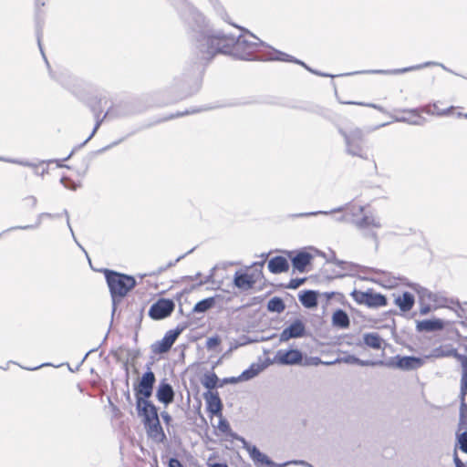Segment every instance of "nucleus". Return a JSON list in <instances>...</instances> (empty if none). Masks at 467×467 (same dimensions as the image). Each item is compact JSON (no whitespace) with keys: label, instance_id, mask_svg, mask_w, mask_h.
Masks as SVG:
<instances>
[{"label":"nucleus","instance_id":"nucleus-1","mask_svg":"<svg viewBox=\"0 0 467 467\" xmlns=\"http://www.w3.org/2000/svg\"><path fill=\"white\" fill-rule=\"evenodd\" d=\"M182 16L189 25L197 27L195 47L201 61H209L219 53L243 60L258 59L259 56L256 53L265 47V43L253 34L235 38L221 31L208 29L202 15L189 4H185Z\"/></svg>","mask_w":467,"mask_h":467},{"label":"nucleus","instance_id":"nucleus-2","mask_svg":"<svg viewBox=\"0 0 467 467\" xmlns=\"http://www.w3.org/2000/svg\"><path fill=\"white\" fill-rule=\"evenodd\" d=\"M338 132L344 139L345 152L348 155L357 157L364 161L369 160L367 138L360 128L354 127L348 130L339 129Z\"/></svg>","mask_w":467,"mask_h":467},{"label":"nucleus","instance_id":"nucleus-3","mask_svg":"<svg viewBox=\"0 0 467 467\" xmlns=\"http://www.w3.org/2000/svg\"><path fill=\"white\" fill-rule=\"evenodd\" d=\"M105 276L112 297L114 311L117 300L123 298L135 286L136 281L130 275L109 270L105 271Z\"/></svg>","mask_w":467,"mask_h":467},{"label":"nucleus","instance_id":"nucleus-4","mask_svg":"<svg viewBox=\"0 0 467 467\" xmlns=\"http://www.w3.org/2000/svg\"><path fill=\"white\" fill-rule=\"evenodd\" d=\"M323 258L326 260L323 265V278L334 279L345 276L352 267V264L336 259V254L330 248L323 252Z\"/></svg>","mask_w":467,"mask_h":467},{"label":"nucleus","instance_id":"nucleus-5","mask_svg":"<svg viewBox=\"0 0 467 467\" xmlns=\"http://www.w3.org/2000/svg\"><path fill=\"white\" fill-rule=\"evenodd\" d=\"M351 296L356 302L370 308L385 306L388 304L386 296L376 293L373 289H368L367 291L354 290Z\"/></svg>","mask_w":467,"mask_h":467},{"label":"nucleus","instance_id":"nucleus-6","mask_svg":"<svg viewBox=\"0 0 467 467\" xmlns=\"http://www.w3.org/2000/svg\"><path fill=\"white\" fill-rule=\"evenodd\" d=\"M364 208L362 205L359 204H348L345 208L338 207L337 209L331 210V211H323V215L330 218L332 215H337L336 219L337 221H348L350 220L348 216H351V221L353 222V219H358L359 216L363 214Z\"/></svg>","mask_w":467,"mask_h":467},{"label":"nucleus","instance_id":"nucleus-7","mask_svg":"<svg viewBox=\"0 0 467 467\" xmlns=\"http://www.w3.org/2000/svg\"><path fill=\"white\" fill-rule=\"evenodd\" d=\"M353 223L358 229L364 231V234L367 237H370L377 242V233L373 229H379L382 226L379 217L365 213L358 219H353Z\"/></svg>","mask_w":467,"mask_h":467},{"label":"nucleus","instance_id":"nucleus-8","mask_svg":"<svg viewBox=\"0 0 467 467\" xmlns=\"http://www.w3.org/2000/svg\"><path fill=\"white\" fill-rule=\"evenodd\" d=\"M235 439L242 442L243 448L249 453L250 458L257 467H275L274 462L267 455L261 452L256 446L250 444L243 437H235Z\"/></svg>","mask_w":467,"mask_h":467},{"label":"nucleus","instance_id":"nucleus-9","mask_svg":"<svg viewBox=\"0 0 467 467\" xmlns=\"http://www.w3.org/2000/svg\"><path fill=\"white\" fill-rule=\"evenodd\" d=\"M175 305L171 299L161 298L151 305L149 316L154 320L169 317L174 310Z\"/></svg>","mask_w":467,"mask_h":467},{"label":"nucleus","instance_id":"nucleus-10","mask_svg":"<svg viewBox=\"0 0 467 467\" xmlns=\"http://www.w3.org/2000/svg\"><path fill=\"white\" fill-rule=\"evenodd\" d=\"M136 409L138 415L142 418L143 423L152 421L153 420L159 418L157 408L151 401L149 400V399L137 396Z\"/></svg>","mask_w":467,"mask_h":467},{"label":"nucleus","instance_id":"nucleus-11","mask_svg":"<svg viewBox=\"0 0 467 467\" xmlns=\"http://www.w3.org/2000/svg\"><path fill=\"white\" fill-rule=\"evenodd\" d=\"M431 66H438L450 73L455 74L451 69H449L443 64L438 63V62H433V61H428L423 64H419V65L403 67V68L368 70V71H366V73L381 74V75H399V74H403V73H406L409 71L419 70V69H421V68H424L427 67H431Z\"/></svg>","mask_w":467,"mask_h":467},{"label":"nucleus","instance_id":"nucleus-12","mask_svg":"<svg viewBox=\"0 0 467 467\" xmlns=\"http://www.w3.org/2000/svg\"><path fill=\"white\" fill-rule=\"evenodd\" d=\"M155 381V375L151 371L150 368L148 367V371L142 375L140 379L139 386L136 389V397L140 396L141 398L150 399L152 394Z\"/></svg>","mask_w":467,"mask_h":467},{"label":"nucleus","instance_id":"nucleus-13","mask_svg":"<svg viewBox=\"0 0 467 467\" xmlns=\"http://www.w3.org/2000/svg\"><path fill=\"white\" fill-rule=\"evenodd\" d=\"M181 332L182 329L179 328L174 330H169L161 338V340L155 342L151 346L153 353L162 354L168 352L174 344L175 340L177 339Z\"/></svg>","mask_w":467,"mask_h":467},{"label":"nucleus","instance_id":"nucleus-14","mask_svg":"<svg viewBox=\"0 0 467 467\" xmlns=\"http://www.w3.org/2000/svg\"><path fill=\"white\" fill-rule=\"evenodd\" d=\"M301 360L302 354L297 349H279L275 356V361L282 365H295L300 363Z\"/></svg>","mask_w":467,"mask_h":467},{"label":"nucleus","instance_id":"nucleus-15","mask_svg":"<svg viewBox=\"0 0 467 467\" xmlns=\"http://www.w3.org/2000/svg\"><path fill=\"white\" fill-rule=\"evenodd\" d=\"M206 410L211 415L222 416L223 404L217 391H207L203 394Z\"/></svg>","mask_w":467,"mask_h":467},{"label":"nucleus","instance_id":"nucleus-16","mask_svg":"<svg viewBox=\"0 0 467 467\" xmlns=\"http://www.w3.org/2000/svg\"><path fill=\"white\" fill-rule=\"evenodd\" d=\"M305 330L304 323L301 320H296L281 332L279 339L285 342L291 338L300 337L304 336Z\"/></svg>","mask_w":467,"mask_h":467},{"label":"nucleus","instance_id":"nucleus-17","mask_svg":"<svg viewBox=\"0 0 467 467\" xmlns=\"http://www.w3.org/2000/svg\"><path fill=\"white\" fill-rule=\"evenodd\" d=\"M144 427L148 436L154 441L162 442L165 440L166 436L161 426L159 418L144 423Z\"/></svg>","mask_w":467,"mask_h":467},{"label":"nucleus","instance_id":"nucleus-18","mask_svg":"<svg viewBox=\"0 0 467 467\" xmlns=\"http://www.w3.org/2000/svg\"><path fill=\"white\" fill-rule=\"evenodd\" d=\"M266 368L264 363H253L251 366L244 370L238 377L230 379V382L236 383L239 381H246L256 377Z\"/></svg>","mask_w":467,"mask_h":467},{"label":"nucleus","instance_id":"nucleus-19","mask_svg":"<svg viewBox=\"0 0 467 467\" xmlns=\"http://www.w3.org/2000/svg\"><path fill=\"white\" fill-rule=\"evenodd\" d=\"M156 397L158 400L165 405L173 401L174 391L172 387L166 382H161L157 389Z\"/></svg>","mask_w":467,"mask_h":467},{"label":"nucleus","instance_id":"nucleus-20","mask_svg":"<svg viewBox=\"0 0 467 467\" xmlns=\"http://www.w3.org/2000/svg\"><path fill=\"white\" fill-rule=\"evenodd\" d=\"M444 322L441 319H424L417 322L416 328L418 331L433 332L443 329Z\"/></svg>","mask_w":467,"mask_h":467},{"label":"nucleus","instance_id":"nucleus-21","mask_svg":"<svg viewBox=\"0 0 467 467\" xmlns=\"http://www.w3.org/2000/svg\"><path fill=\"white\" fill-rule=\"evenodd\" d=\"M255 280L252 275L247 273L236 272L234 275V284L242 290H248L253 287Z\"/></svg>","mask_w":467,"mask_h":467},{"label":"nucleus","instance_id":"nucleus-22","mask_svg":"<svg viewBox=\"0 0 467 467\" xmlns=\"http://www.w3.org/2000/svg\"><path fill=\"white\" fill-rule=\"evenodd\" d=\"M423 360L416 357L399 358L396 366L403 370L416 369L423 365Z\"/></svg>","mask_w":467,"mask_h":467},{"label":"nucleus","instance_id":"nucleus-23","mask_svg":"<svg viewBox=\"0 0 467 467\" xmlns=\"http://www.w3.org/2000/svg\"><path fill=\"white\" fill-rule=\"evenodd\" d=\"M268 269L273 274L285 272L289 268L287 260L283 256H275L268 262Z\"/></svg>","mask_w":467,"mask_h":467},{"label":"nucleus","instance_id":"nucleus-24","mask_svg":"<svg viewBox=\"0 0 467 467\" xmlns=\"http://www.w3.org/2000/svg\"><path fill=\"white\" fill-rule=\"evenodd\" d=\"M311 259L312 255L307 252H299L295 256L291 257L294 268L299 272L305 271Z\"/></svg>","mask_w":467,"mask_h":467},{"label":"nucleus","instance_id":"nucleus-25","mask_svg":"<svg viewBox=\"0 0 467 467\" xmlns=\"http://www.w3.org/2000/svg\"><path fill=\"white\" fill-rule=\"evenodd\" d=\"M453 355H456V348L451 345H442L438 348H435L431 350V353L428 358H451Z\"/></svg>","mask_w":467,"mask_h":467},{"label":"nucleus","instance_id":"nucleus-26","mask_svg":"<svg viewBox=\"0 0 467 467\" xmlns=\"http://www.w3.org/2000/svg\"><path fill=\"white\" fill-rule=\"evenodd\" d=\"M349 317L344 310L337 309L334 312L332 316V324L334 327L345 329L349 327Z\"/></svg>","mask_w":467,"mask_h":467},{"label":"nucleus","instance_id":"nucleus-27","mask_svg":"<svg viewBox=\"0 0 467 467\" xmlns=\"http://www.w3.org/2000/svg\"><path fill=\"white\" fill-rule=\"evenodd\" d=\"M59 83L64 87L71 90L73 93H77L75 87L78 83L77 78H72L67 72L62 71L57 76H53Z\"/></svg>","mask_w":467,"mask_h":467},{"label":"nucleus","instance_id":"nucleus-28","mask_svg":"<svg viewBox=\"0 0 467 467\" xmlns=\"http://www.w3.org/2000/svg\"><path fill=\"white\" fill-rule=\"evenodd\" d=\"M395 303L401 311L407 312L410 311L414 305V296L410 292H404L395 299Z\"/></svg>","mask_w":467,"mask_h":467},{"label":"nucleus","instance_id":"nucleus-29","mask_svg":"<svg viewBox=\"0 0 467 467\" xmlns=\"http://www.w3.org/2000/svg\"><path fill=\"white\" fill-rule=\"evenodd\" d=\"M364 344L373 349H381L384 343L382 337L375 332L366 333L363 336Z\"/></svg>","mask_w":467,"mask_h":467},{"label":"nucleus","instance_id":"nucleus-30","mask_svg":"<svg viewBox=\"0 0 467 467\" xmlns=\"http://www.w3.org/2000/svg\"><path fill=\"white\" fill-rule=\"evenodd\" d=\"M266 60H282V61H292V62H295V63H297V64H300L302 65L303 67H305L306 68H307L308 70H310L304 62L302 61H299L297 59H292V57L285 54V53H283V52H280V51H277L275 49H271L268 54H267V57H265Z\"/></svg>","mask_w":467,"mask_h":467},{"label":"nucleus","instance_id":"nucleus-31","mask_svg":"<svg viewBox=\"0 0 467 467\" xmlns=\"http://www.w3.org/2000/svg\"><path fill=\"white\" fill-rule=\"evenodd\" d=\"M299 300L306 307H312L317 305V293L311 290L305 291L299 295Z\"/></svg>","mask_w":467,"mask_h":467},{"label":"nucleus","instance_id":"nucleus-32","mask_svg":"<svg viewBox=\"0 0 467 467\" xmlns=\"http://www.w3.org/2000/svg\"><path fill=\"white\" fill-rule=\"evenodd\" d=\"M65 211L66 210H64L63 212H65ZM62 214H64L66 216L65 213H62L60 214L59 213L53 214V213H42L37 216V222H36V225L18 226V227H15L14 229L26 230V229L36 228L41 224L43 218L55 219V218L61 216Z\"/></svg>","mask_w":467,"mask_h":467},{"label":"nucleus","instance_id":"nucleus-33","mask_svg":"<svg viewBox=\"0 0 467 467\" xmlns=\"http://www.w3.org/2000/svg\"><path fill=\"white\" fill-rule=\"evenodd\" d=\"M214 298L213 297H208L203 300L199 301L193 307V311L196 313H203L213 306L214 305Z\"/></svg>","mask_w":467,"mask_h":467},{"label":"nucleus","instance_id":"nucleus-34","mask_svg":"<svg viewBox=\"0 0 467 467\" xmlns=\"http://www.w3.org/2000/svg\"><path fill=\"white\" fill-rule=\"evenodd\" d=\"M0 161L18 164V165L25 166V167H30L33 169L35 174H38L39 165H37L36 163L31 162L29 161H23V160H17V159H7V158H3V157H0Z\"/></svg>","mask_w":467,"mask_h":467},{"label":"nucleus","instance_id":"nucleus-35","mask_svg":"<svg viewBox=\"0 0 467 467\" xmlns=\"http://www.w3.org/2000/svg\"><path fill=\"white\" fill-rule=\"evenodd\" d=\"M267 308L269 311L281 313L285 309V304L279 297H273L267 303Z\"/></svg>","mask_w":467,"mask_h":467},{"label":"nucleus","instance_id":"nucleus-36","mask_svg":"<svg viewBox=\"0 0 467 467\" xmlns=\"http://www.w3.org/2000/svg\"><path fill=\"white\" fill-rule=\"evenodd\" d=\"M217 382H218V377L216 376L215 373H209V374H205L202 380V384L209 389V391H212L213 389H214L217 385Z\"/></svg>","mask_w":467,"mask_h":467},{"label":"nucleus","instance_id":"nucleus-37","mask_svg":"<svg viewBox=\"0 0 467 467\" xmlns=\"http://www.w3.org/2000/svg\"><path fill=\"white\" fill-rule=\"evenodd\" d=\"M467 395V371H462L460 400L463 401V398Z\"/></svg>","mask_w":467,"mask_h":467},{"label":"nucleus","instance_id":"nucleus-38","mask_svg":"<svg viewBox=\"0 0 467 467\" xmlns=\"http://www.w3.org/2000/svg\"><path fill=\"white\" fill-rule=\"evenodd\" d=\"M91 110L94 112L97 121H96L95 127H94L91 134L89 135V137L86 140V141L84 143H86L88 140H89L94 136V134L96 133V131L101 125V122L103 119H99V114H100L101 110H98L94 106H91Z\"/></svg>","mask_w":467,"mask_h":467},{"label":"nucleus","instance_id":"nucleus-39","mask_svg":"<svg viewBox=\"0 0 467 467\" xmlns=\"http://www.w3.org/2000/svg\"><path fill=\"white\" fill-rule=\"evenodd\" d=\"M345 104H352V105H359V106H365L368 108L375 109L382 113H387V110L380 105L375 104V103H364V102H355V101H347L344 102Z\"/></svg>","mask_w":467,"mask_h":467},{"label":"nucleus","instance_id":"nucleus-40","mask_svg":"<svg viewBox=\"0 0 467 467\" xmlns=\"http://www.w3.org/2000/svg\"><path fill=\"white\" fill-rule=\"evenodd\" d=\"M221 343V339L218 336L209 337L206 341V348L208 350H213L217 348Z\"/></svg>","mask_w":467,"mask_h":467},{"label":"nucleus","instance_id":"nucleus-41","mask_svg":"<svg viewBox=\"0 0 467 467\" xmlns=\"http://www.w3.org/2000/svg\"><path fill=\"white\" fill-rule=\"evenodd\" d=\"M218 429L221 432L225 433V434H228L231 431L230 424L222 416L220 417V420L218 422Z\"/></svg>","mask_w":467,"mask_h":467},{"label":"nucleus","instance_id":"nucleus-42","mask_svg":"<svg viewBox=\"0 0 467 467\" xmlns=\"http://www.w3.org/2000/svg\"><path fill=\"white\" fill-rule=\"evenodd\" d=\"M452 357L455 358L461 363L462 371H467V356L460 354L456 350V355H453Z\"/></svg>","mask_w":467,"mask_h":467},{"label":"nucleus","instance_id":"nucleus-43","mask_svg":"<svg viewBox=\"0 0 467 467\" xmlns=\"http://www.w3.org/2000/svg\"><path fill=\"white\" fill-rule=\"evenodd\" d=\"M395 121L397 122H406V123H409L410 125H420L422 123L421 121V118L420 116H418V118L416 119H413V120H410L405 117H396L394 119Z\"/></svg>","mask_w":467,"mask_h":467},{"label":"nucleus","instance_id":"nucleus-44","mask_svg":"<svg viewBox=\"0 0 467 467\" xmlns=\"http://www.w3.org/2000/svg\"><path fill=\"white\" fill-rule=\"evenodd\" d=\"M61 183L64 185L65 188L69 190H76L78 187H79V184L72 182L70 179L66 177L61 178Z\"/></svg>","mask_w":467,"mask_h":467},{"label":"nucleus","instance_id":"nucleus-45","mask_svg":"<svg viewBox=\"0 0 467 467\" xmlns=\"http://www.w3.org/2000/svg\"><path fill=\"white\" fill-rule=\"evenodd\" d=\"M460 449L467 453V431L462 432L459 437Z\"/></svg>","mask_w":467,"mask_h":467},{"label":"nucleus","instance_id":"nucleus-46","mask_svg":"<svg viewBox=\"0 0 467 467\" xmlns=\"http://www.w3.org/2000/svg\"><path fill=\"white\" fill-rule=\"evenodd\" d=\"M304 282V278H293L289 281L287 287L291 289H296L299 287Z\"/></svg>","mask_w":467,"mask_h":467},{"label":"nucleus","instance_id":"nucleus-47","mask_svg":"<svg viewBox=\"0 0 467 467\" xmlns=\"http://www.w3.org/2000/svg\"><path fill=\"white\" fill-rule=\"evenodd\" d=\"M460 418L461 420H464L467 418V403L465 398H463V401L461 400Z\"/></svg>","mask_w":467,"mask_h":467},{"label":"nucleus","instance_id":"nucleus-48","mask_svg":"<svg viewBox=\"0 0 467 467\" xmlns=\"http://www.w3.org/2000/svg\"><path fill=\"white\" fill-rule=\"evenodd\" d=\"M64 213H65V214H66V221H67V227H68V228H69V230H70V233H71V234H72L73 239L75 240V242L77 243V244H78V246H79V247L84 251V254H87V251H85V250H84V248H83V247H82V246L78 243V241H77V239H76V237H75L74 232H73L72 227H71V224H70V221H69V214H68L67 211H65Z\"/></svg>","mask_w":467,"mask_h":467},{"label":"nucleus","instance_id":"nucleus-49","mask_svg":"<svg viewBox=\"0 0 467 467\" xmlns=\"http://www.w3.org/2000/svg\"><path fill=\"white\" fill-rule=\"evenodd\" d=\"M343 361L348 364H356L357 365L358 361V358L352 356V355H348L343 358Z\"/></svg>","mask_w":467,"mask_h":467},{"label":"nucleus","instance_id":"nucleus-50","mask_svg":"<svg viewBox=\"0 0 467 467\" xmlns=\"http://www.w3.org/2000/svg\"><path fill=\"white\" fill-rule=\"evenodd\" d=\"M39 165L38 174L39 176H44L47 172V168L44 165V161L36 163Z\"/></svg>","mask_w":467,"mask_h":467},{"label":"nucleus","instance_id":"nucleus-51","mask_svg":"<svg viewBox=\"0 0 467 467\" xmlns=\"http://www.w3.org/2000/svg\"><path fill=\"white\" fill-rule=\"evenodd\" d=\"M453 461H454V463H455V466H456V467H465V465L463 464V462H462L460 460V458L458 457V454H457V452H456V451L454 452Z\"/></svg>","mask_w":467,"mask_h":467},{"label":"nucleus","instance_id":"nucleus-52","mask_svg":"<svg viewBox=\"0 0 467 467\" xmlns=\"http://www.w3.org/2000/svg\"><path fill=\"white\" fill-rule=\"evenodd\" d=\"M169 467H182V463L177 459H171Z\"/></svg>","mask_w":467,"mask_h":467},{"label":"nucleus","instance_id":"nucleus-53","mask_svg":"<svg viewBox=\"0 0 467 467\" xmlns=\"http://www.w3.org/2000/svg\"><path fill=\"white\" fill-rule=\"evenodd\" d=\"M374 364H375V362H373V361L362 360V359L358 358V361L357 365H359V366H370V365H374Z\"/></svg>","mask_w":467,"mask_h":467},{"label":"nucleus","instance_id":"nucleus-54","mask_svg":"<svg viewBox=\"0 0 467 467\" xmlns=\"http://www.w3.org/2000/svg\"><path fill=\"white\" fill-rule=\"evenodd\" d=\"M161 417L167 424L170 423V421L171 420V417L168 412H161Z\"/></svg>","mask_w":467,"mask_h":467},{"label":"nucleus","instance_id":"nucleus-55","mask_svg":"<svg viewBox=\"0 0 467 467\" xmlns=\"http://www.w3.org/2000/svg\"><path fill=\"white\" fill-rule=\"evenodd\" d=\"M210 467H228V465L223 462H216V463L210 464Z\"/></svg>","mask_w":467,"mask_h":467},{"label":"nucleus","instance_id":"nucleus-56","mask_svg":"<svg viewBox=\"0 0 467 467\" xmlns=\"http://www.w3.org/2000/svg\"><path fill=\"white\" fill-rule=\"evenodd\" d=\"M37 42H38V46H39V48H40V51L45 58V60H47L45 55H44V52H43V49H42V47H41V40H40V35L39 33L37 34ZM47 63V61H46Z\"/></svg>","mask_w":467,"mask_h":467},{"label":"nucleus","instance_id":"nucleus-57","mask_svg":"<svg viewBox=\"0 0 467 467\" xmlns=\"http://www.w3.org/2000/svg\"><path fill=\"white\" fill-rule=\"evenodd\" d=\"M429 311H430V306H426L421 307V309H420V314L425 315V314H427Z\"/></svg>","mask_w":467,"mask_h":467},{"label":"nucleus","instance_id":"nucleus-58","mask_svg":"<svg viewBox=\"0 0 467 467\" xmlns=\"http://www.w3.org/2000/svg\"><path fill=\"white\" fill-rule=\"evenodd\" d=\"M336 294L335 293H323V296H326L327 299H331Z\"/></svg>","mask_w":467,"mask_h":467},{"label":"nucleus","instance_id":"nucleus-59","mask_svg":"<svg viewBox=\"0 0 467 467\" xmlns=\"http://www.w3.org/2000/svg\"><path fill=\"white\" fill-rule=\"evenodd\" d=\"M28 200L30 201V203H32L33 206L36 205V199L35 197H30Z\"/></svg>","mask_w":467,"mask_h":467},{"label":"nucleus","instance_id":"nucleus-60","mask_svg":"<svg viewBox=\"0 0 467 467\" xmlns=\"http://www.w3.org/2000/svg\"><path fill=\"white\" fill-rule=\"evenodd\" d=\"M388 124H389V123L379 124V125L376 126L375 128H373V129H372V130H378V129H379V128L385 127V126H387Z\"/></svg>","mask_w":467,"mask_h":467},{"label":"nucleus","instance_id":"nucleus-61","mask_svg":"<svg viewBox=\"0 0 467 467\" xmlns=\"http://www.w3.org/2000/svg\"><path fill=\"white\" fill-rule=\"evenodd\" d=\"M43 366H45V364L40 365V366H37V367H36V368H26V369H27V370H36V369H37V368H41V367H43Z\"/></svg>","mask_w":467,"mask_h":467},{"label":"nucleus","instance_id":"nucleus-62","mask_svg":"<svg viewBox=\"0 0 467 467\" xmlns=\"http://www.w3.org/2000/svg\"><path fill=\"white\" fill-rule=\"evenodd\" d=\"M313 360H315L314 361L315 365H317L319 363V358H313Z\"/></svg>","mask_w":467,"mask_h":467},{"label":"nucleus","instance_id":"nucleus-63","mask_svg":"<svg viewBox=\"0 0 467 467\" xmlns=\"http://www.w3.org/2000/svg\"><path fill=\"white\" fill-rule=\"evenodd\" d=\"M409 112L410 113H413V114H417V109H410V110H408Z\"/></svg>","mask_w":467,"mask_h":467},{"label":"nucleus","instance_id":"nucleus-64","mask_svg":"<svg viewBox=\"0 0 467 467\" xmlns=\"http://www.w3.org/2000/svg\"><path fill=\"white\" fill-rule=\"evenodd\" d=\"M463 306H464V307L462 309L463 310L467 309V302H464Z\"/></svg>","mask_w":467,"mask_h":467}]
</instances>
